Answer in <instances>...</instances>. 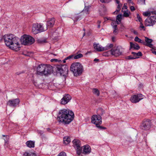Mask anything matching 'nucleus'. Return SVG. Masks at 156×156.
Instances as JSON below:
<instances>
[{"label": "nucleus", "instance_id": "nucleus-13", "mask_svg": "<svg viewBox=\"0 0 156 156\" xmlns=\"http://www.w3.org/2000/svg\"><path fill=\"white\" fill-rule=\"evenodd\" d=\"M45 66V64H44L38 66L37 68V74L41 76L44 75Z\"/></svg>", "mask_w": 156, "mask_h": 156}, {"label": "nucleus", "instance_id": "nucleus-12", "mask_svg": "<svg viewBox=\"0 0 156 156\" xmlns=\"http://www.w3.org/2000/svg\"><path fill=\"white\" fill-rule=\"evenodd\" d=\"M151 125V122L150 121L147 120L143 123L141 126L140 128L142 130H148L150 129Z\"/></svg>", "mask_w": 156, "mask_h": 156}, {"label": "nucleus", "instance_id": "nucleus-24", "mask_svg": "<svg viewBox=\"0 0 156 156\" xmlns=\"http://www.w3.org/2000/svg\"><path fill=\"white\" fill-rule=\"evenodd\" d=\"M38 27L40 33L44 31L47 30V27L44 28L43 25L41 23L38 24Z\"/></svg>", "mask_w": 156, "mask_h": 156}, {"label": "nucleus", "instance_id": "nucleus-20", "mask_svg": "<svg viewBox=\"0 0 156 156\" xmlns=\"http://www.w3.org/2000/svg\"><path fill=\"white\" fill-rule=\"evenodd\" d=\"M111 25L114 29L113 33L115 34H116L118 33V29L117 27V25L116 24V22L115 21L112 23Z\"/></svg>", "mask_w": 156, "mask_h": 156}, {"label": "nucleus", "instance_id": "nucleus-6", "mask_svg": "<svg viewBox=\"0 0 156 156\" xmlns=\"http://www.w3.org/2000/svg\"><path fill=\"white\" fill-rule=\"evenodd\" d=\"M122 48L120 46L115 47L111 49L109 51L112 55L115 57H118L121 55L122 53Z\"/></svg>", "mask_w": 156, "mask_h": 156}, {"label": "nucleus", "instance_id": "nucleus-37", "mask_svg": "<svg viewBox=\"0 0 156 156\" xmlns=\"http://www.w3.org/2000/svg\"><path fill=\"white\" fill-rule=\"evenodd\" d=\"M89 9V6H85L83 9V12H85L87 14L88 13V11Z\"/></svg>", "mask_w": 156, "mask_h": 156}, {"label": "nucleus", "instance_id": "nucleus-45", "mask_svg": "<svg viewBox=\"0 0 156 156\" xmlns=\"http://www.w3.org/2000/svg\"><path fill=\"white\" fill-rule=\"evenodd\" d=\"M130 9L131 11L132 12L134 11L135 10V7L133 6H130Z\"/></svg>", "mask_w": 156, "mask_h": 156}, {"label": "nucleus", "instance_id": "nucleus-62", "mask_svg": "<svg viewBox=\"0 0 156 156\" xmlns=\"http://www.w3.org/2000/svg\"><path fill=\"white\" fill-rule=\"evenodd\" d=\"M100 23H101V22H100V21H98V23L99 24H100Z\"/></svg>", "mask_w": 156, "mask_h": 156}, {"label": "nucleus", "instance_id": "nucleus-59", "mask_svg": "<svg viewBox=\"0 0 156 156\" xmlns=\"http://www.w3.org/2000/svg\"><path fill=\"white\" fill-rule=\"evenodd\" d=\"M98 60H99L98 59H96V58H95L94 59V61H98Z\"/></svg>", "mask_w": 156, "mask_h": 156}, {"label": "nucleus", "instance_id": "nucleus-63", "mask_svg": "<svg viewBox=\"0 0 156 156\" xmlns=\"http://www.w3.org/2000/svg\"><path fill=\"white\" fill-rule=\"evenodd\" d=\"M85 33H84L83 35V37H84L85 35Z\"/></svg>", "mask_w": 156, "mask_h": 156}, {"label": "nucleus", "instance_id": "nucleus-11", "mask_svg": "<svg viewBox=\"0 0 156 156\" xmlns=\"http://www.w3.org/2000/svg\"><path fill=\"white\" fill-rule=\"evenodd\" d=\"M20 100L18 98L9 100L7 102V104L11 107H15L18 105Z\"/></svg>", "mask_w": 156, "mask_h": 156}, {"label": "nucleus", "instance_id": "nucleus-35", "mask_svg": "<svg viewBox=\"0 0 156 156\" xmlns=\"http://www.w3.org/2000/svg\"><path fill=\"white\" fill-rule=\"evenodd\" d=\"M83 55L82 54L80 53L76 55H73V59H77L83 57Z\"/></svg>", "mask_w": 156, "mask_h": 156}, {"label": "nucleus", "instance_id": "nucleus-1", "mask_svg": "<svg viewBox=\"0 0 156 156\" xmlns=\"http://www.w3.org/2000/svg\"><path fill=\"white\" fill-rule=\"evenodd\" d=\"M73 112L68 109H62L58 112L57 119L60 123L65 124H69L74 119Z\"/></svg>", "mask_w": 156, "mask_h": 156}, {"label": "nucleus", "instance_id": "nucleus-57", "mask_svg": "<svg viewBox=\"0 0 156 156\" xmlns=\"http://www.w3.org/2000/svg\"><path fill=\"white\" fill-rule=\"evenodd\" d=\"M65 60V58L63 61V62L65 63V62H66V60Z\"/></svg>", "mask_w": 156, "mask_h": 156}, {"label": "nucleus", "instance_id": "nucleus-34", "mask_svg": "<svg viewBox=\"0 0 156 156\" xmlns=\"http://www.w3.org/2000/svg\"><path fill=\"white\" fill-rule=\"evenodd\" d=\"M75 148L76 149V153L77 154L79 155L81 153L82 151V148L81 147V146L78 147H76Z\"/></svg>", "mask_w": 156, "mask_h": 156}, {"label": "nucleus", "instance_id": "nucleus-50", "mask_svg": "<svg viewBox=\"0 0 156 156\" xmlns=\"http://www.w3.org/2000/svg\"><path fill=\"white\" fill-rule=\"evenodd\" d=\"M127 9V6H126V5H125V4H124V5L122 8V10H123V9Z\"/></svg>", "mask_w": 156, "mask_h": 156}, {"label": "nucleus", "instance_id": "nucleus-52", "mask_svg": "<svg viewBox=\"0 0 156 156\" xmlns=\"http://www.w3.org/2000/svg\"><path fill=\"white\" fill-rule=\"evenodd\" d=\"M133 33L134 34H135L136 35H137L138 34L136 30H134L133 31Z\"/></svg>", "mask_w": 156, "mask_h": 156}, {"label": "nucleus", "instance_id": "nucleus-32", "mask_svg": "<svg viewBox=\"0 0 156 156\" xmlns=\"http://www.w3.org/2000/svg\"><path fill=\"white\" fill-rule=\"evenodd\" d=\"M113 46V44H108L106 46L104 47V49L105 50H106L109 49L111 48H112Z\"/></svg>", "mask_w": 156, "mask_h": 156}, {"label": "nucleus", "instance_id": "nucleus-23", "mask_svg": "<svg viewBox=\"0 0 156 156\" xmlns=\"http://www.w3.org/2000/svg\"><path fill=\"white\" fill-rule=\"evenodd\" d=\"M144 15L146 16H149L151 15H156V10L154 11L146 12L143 13Z\"/></svg>", "mask_w": 156, "mask_h": 156}, {"label": "nucleus", "instance_id": "nucleus-30", "mask_svg": "<svg viewBox=\"0 0 156 156\" xmlns=\"http://www.w3.org/2000/svg\"><path fill=\"white\" fill-rule=\"evenodd\" d=\"M122 15L121 14L118 15L116 17V24H119L122 19Z\"/></svg>", "mask_w": 156, "mask_h": 156}, {"label": "nucleus", "instance_id": "nucleus-5", "mask_svg": "<svg viewBox=\"0 0 156 156\" xmlns=\"http://www.w3.org/2000/svg\"><path fill=\"white\" fill-rule=\"evenodd\" d=\"M56 72L61 76H66L68 73V67L65 65H57L55 66Z\"/></svg>", "mask_w": 156, "mask_h": 156}, {"label": "nucleus", "instance_id": "nucleus-27", "mask_svg": "<svg viewBox=\"0 0 156 156\" xmlns=\"http://www.w3.org/2000/svg\"><path fill=\"white\" fill-rule=\"evenodd\" d=\"M23 156H36V155L34 153L26 152L24 153Z\"/></svg>", "mask_w": 156, "mask_h": 156}, {"label": "nucleus", "instance_id": "nucleus-4", "mask_svg": "<svg viewBox=\"0 0 156 156\" xmlns=\"http://www.w3.org/2000/svg\"><path fill=\"white\" fill-rule=\"evenodd\" d=\"M21 41L22 44L24 45H30L33 44L35 39L31 36L26 34L22 36Z\"/></svg>", "mask_w": 156, "mask_h": 156}, {"label": "nucleus", "instance_id": "nucleus-31", "mask_svg": "<svg viewBox=\"0 0 156 156\" xmlns=\"http://www.w3.org/2000/svg\"><path fill=\"white\" fill-rule=\"evenodd\" d=\"M92 92L93 93L99 96L100 94V92L99 90L96 88H93L92 89Z\"/></svg>", "mask_w": 156, "mask_h": 156}, {"label": "nucleus", "instance_id": "nucleus-33", "mask_svg": "<svg viewBox=\"0 0 156 156\" xmlns=\"http://www.w3.org/2000/svg\"><path fill=\"white\" fill-rule=\"evenodd\" d=\"M134 40L136 42H138L139 43H140L143 44H145V42H144L142 41L138 37H136Z\"/></svg>", "mask_w": 156, "mask_h": 156}, {"label": "nucleus", "instance_id": "nucleus-64", "mask_svg": "<svg viewBox=\"0 0 156 156\" xmlns=\"http://www.w3.org/2000/svg\"><path fill=\"white\" fill-rule=\"evenodd\" d=\"M2 136H5V135H2Z\"/></svg>", "mask_w": 156, "mask_h": 156}, {"label": "nucleus", "instance_id": "nucleus-47", "mask_svg": "<svg viewBox=\"0 0 156 156\" xmlns=\"http://www.w3.org/2000/svg\"><path fill=\"white\" fill-rule=\"evenodd\" d=\"M128 3L130 4V5H133L134 4L132 0H128Z\"/></svg>", "mask_w": 156, "mask_h": 156}, {"label": "nucleus", "instance_id": "nucleus-17", "mask_svg": "<svg viewBox=\"0 0 156 156\" xmlns=\"http://www.w3.org/2000/svg\"><path fill=\"white\" fill-rule=\"evenodd\" d=\"M55 21V20L54 18L48 19L47 23V27H52L54 25Z\"/></svg>", "mask_w": 156, "mask_h": 156}, {"label": "nucleus", "instance_id": "nucleus-40", "mask_svg": "<svg viewBox=\"0 0 156 156\" xmlns=\"http://www.w3.org/2000/svg\"><path fill=\"white\" fill-rule=\"evenodd\" d=\"M138 2L141 5H145V0H138Z\"/></svg>", "mask_w": 156, "mask_h": 156}, {"label": "nucleus", "instance_id": "nucleus-54", "mask_svg": "<svg viewBox=\"0 0 156 156\" xmlns=\"http://www.w3.org/2000/svg\"><path fill=\"white\" fill-rule=\"evenodd\" d=\"M107 53H108L107 52H105V53H104V55L105 56H108V55H107Z\"/></svg>", "mask_w": 156, "mask_h": 156}, {"label": "nucleus", "instance_id": "nucleus-61", "mask_svg": "<svg viewBox=\"0 0 156 156\" xmlns=\"http://www.w3.org/2000/svg\"><path fill=\"white\" fill-rule=\"evenodd\" d=\"M47 129V131H49L50 130V129L49 128H48Z\"/></svg>", "mask_w": 156, "mask_h": 156}, {"label": "nucleus", "instance_id": "nucleus-51", "mask_svg": "<svg viewBox=\"0 0 156 156\" xmlns=\"http://www.w3.org/2000/svg\"><path fill=\"white\" fill-rule=\"evenodd\" d=\"M112 41L113 42H114L115 41V37H112Z\"/></svg>", "mask_w": 156, "mask_h": 156}, {"label": "nucleus", "instance_id": "nucleus-38", "mask_svg": "<svg viewBox=\"0 0 156 156\" xmlns=\"http://www.w3.org/2000/svg\"><path fill=\"white\" fill-rule=\"evenodd\" d=\"M72 59H73V55H69L65 58V60H69L70 61Z\"/></svg>", "mask_w": 156, "mask_h": 156}, {"label": "nucleus", "instance_id": "nucleus-26", "mask_svg": "<svg viewBox=\"0 0 156 156\" xmlns=\"http://www.w3.org/2000/svg\"><path fill=\"white\" fill-rule=\"evenodd\" d=\"M122 11L123 13L122 15L123 16L126 17H129V16L131 14V12L130 11L128 10H126V11H123V10H122Z\"/></svg>", "mask_w": 156, "mask_h": 156}, {"label": "nucleus", "instance_id": "nucleus-28", "mask_svg": "<svg viewBox=\"0 0 156 156\" xmlns=\"http://www.w3.org/2000/svg\"><path fill=\"white\" fill-rule=\"evenodd\" d=\"M131 53L133 55L134 57H137L136 58H138L139 56H142V53L140 51H139L137 53L132 52Z\"/></svg>", "mask_w": 156, "mask_h": 156}, {"label": "nucleus", "instance_id": "nucleus-43", "mask_svg": "<svg viewBox=\"0 0 156 156\" xmlns=\"http://www.w3.org/2000/svg\"><path fill=\"white\" fill-rule=\"evenodd\" d=\"M155 50H156V48H155V49L152 48L151 49V51H152V52L154 54L156 55V51H155Z\"/></svg>", "mask_w": 156, "mask_h": 156}, {"label": "nucleus", "instance_id": "nucleus-22", "mask_svg": "<svg viewBox=\"0 0 156 156\" xmlns=\"http://www.w3.org/2000/svg\"><path fill=\"white\" fill-rule=\"evenodd\" d=\"M72 142L75 148L81 146L80 140L77 139H74Z\"/></svg>", "mask_w": 156, "mask_h": 156}, {"label": "nucleus", "instance_id": "nucleus-19", "mask_svg": "<svg viewBox=\"0 0 156 156\" xmlns=\"http://www.w3.org/2000/svg\"><path fill=\"white\" fill-rule=\"evenodd\" d=\"M94 48L97 51H104V47H102L98 44H94Z\"/></svg>", "mask_w": 156, "mask_h": 156}, {"label": "nucleus", "instance_id": "nucleus-41", "mask_svg": "<svg viewBox=\"0 0 156 156\" xmlns=\"http://www.w3.org/2000/svg\"><path fill=\"white\" fill-rule=\"evenodd\" d=\"M57 156H66V153L63 152L60 153Z\"/></svg>", "mask_w": 156, "mask_h": 156}, {"label": "nucleus", "instance_id": "nucleus-60", "mask_svg": "<svg viewBox=\"0 0 156 156\" xmlns=\"http://www.w3.org/2000/svg\"><path fill=\"white\" fill-rule=\"evenodd\" d=\"M58 61V60L57 59H55V60H54V61H55V62H57Z\"/></svg>", "mask_w": 156, "mask_h": 156}, {"label": "nucleus", "instance_id": "nucleus-25", "mask_svg": "<svg viewBox=\"0 0 156 156\" xmlns=\"http://www.w3.org/2000/svg\"><path fill=\"white\" fill-rule=\"evenodd\" d=\"M130 48H133L134 49L136 50H139L140 47L138 45V44H133L132 42H130Z\"/></svg>", "mask_w": 156, "mask_h": 156}, {"label": "nucleus", "instance_id": "nucleus-21", "mask_svg": "<svg viewBox=\"0 0 156 156\" xmlns=\"http://www.w3.org/2000/svg\"><path fill=\"white\" fill-rule=\"evenodd\" d=\"M27 147L30 148H33L34 147L35 142L33 141L29 140L26 143Z\"/></svg>", "mask_w": 156, "mask_h": 156}, {"label": "nucleus", "instance_id": "nucleus-18", "mask_svg": "<svg viewBox=\"0 0 156 156\" xmlns=\"http://www.w3.org/2000/svg\"><path fill=\"white\" fill-rule=\"evenodd\" d=\"M83 150V153L84 154L90 153L91 151V149L90 146L88 145H86L84 146Z\"/></svg>", "mask_w": 156, "mask_h": 156}, {"label": "nucleus", "instance_id": "nucleus-16", "mask_svg": "<svg viewBox=\"0 0 156 156\" xmlns=\"http://www.w3.org/2000/svg\"><path fill=\"white\" fill-rule=\"evenodd\" d=\"M32 32L34 34H37L39 32L38 27V23H34L32 25Z\"/></svg>", "mask_w": 156, "mask_h": 156}, {"label": "nucleus", "instance_id": "nucleus-10", "mask_svg": "<svg viewBox=\"0 0 156 156\" xmlns=\"http://www.w3.org/2000/svg\"><path fill=\"white\" fill-rule=\"evenodd\" d=\"M44 68V76H47L50 74L53 70L52 66L49 65L45 64Z\"/></svg>", "mask_w": 156, "mask_h": 156}, {"label": "nucleus", "instance_id": "nucleus-36", "mask_svg": "<svg viewBox=\"0 0 156 156\" xmlns=\"http://www.w3.org/2000/svg\"><path fill=\"white\" fill-rule=\"evenodd\" d=\"M118 4V5L117 6V9L114 12V13H115L116 12H118L120 10V9H121V7L122 5L121 4H120V3H119V4Z\"/></svg>", "mask_w": 156, "mask_h": 156}, {"label": "nucleus", "instance_id": "nucleus-29", "mask_svg": "<svg viewBox=\"0 0 156 156\" xmlns=\"http://www.w3.org/2000/svg\"><path fill=\"white\" fill-rule=\"evenodd\" d=\"M71 141L70 138L68 136L65 137L63 138L64 143L66 144H69Z\"/></svg>", "mask_w": 156, "mask_h": 156}, {"label": "nucleus", "instance_id": "nucleus-14", "mask_svg": "<svg viewBox=\"0 0 156 156\" xmlns=\"http://www.w3.org/2000/svg\"><path fill=\"white\" fill-rule=\"evenodd\" d=\"M71 99V97L68 94H65L61 99V103L62 105L67 104Z\"/></svg>", "mask_w": 156, "mask_h": 156}, {"label": "nucleus", "instance_id": "nucleus-39", "mask_svg": "<svg viewBox=\"0 0 156 156\" xmlns=\"http://www.w3.org/2000/svg\"><path fill=\"white\" fill-rule=\"evenodd\" d=\"M136 18L139 22H141L142 21V19L140 15L138 14H137L136 15Z\"/></svg>", "mask_w": 156, "mask_h": 156}, {"label": "nucleus", "instance_id": "nucleus-8", "mask_svg": "<svg viewBox=\"0 0 156 156\" xmlns=\"http://www.w3.org/2000/svg\"><path fill=\"white\" fill-rule=\"evenodd\" d=\"M91 122L96 126L101 124L102 123L101 117L100 115H93L91 118Z\"/></svg>", "mask_w": 156, "mask_h": 156}, {"label": "nucleus", "instance_id": "nucleus-15", "mask_svg": "<svg viewBox=\"0 0 156 156\" xmlns=\"http://www.w3.org/2000/svg\"><path fill=\"white\" fill-rule=\"evenodd\" d=\"M145 41L146 43L145 44L150 48L155 49V47L153 46V45L151 44L153 41V40L147 37H145Z\"/></svg>", "mask_w": 156, "mask_h": 156}, {"label": "nucleus", "instance_id": "nucleus-53", "mask_svg": "<svg viewBox=\"0 0 156 156\" xmlns=\"http://www.w3.org/2000/svg\"><path fill=\"white\" fill-rule=\"evenodd\" d=\"M116 2V3L117 4H119L120 3V0H115Z\"/></svg>", "mask_w": 156, "mask_h": 156}, {"label": "nucleus", "instance_id": "nucleus-56", "mask_svg": "<svg viewBox=\"0 0 156 156\" xmlns=\"http://www.w3.org/2000/svg\"><path fill=\"white\" fill-rule=\"evenodd\" d=\"M54 60H55V59H51V62H53L54 61Z\"/></svg>", "mask_w": 156, "mask_h": 156}, {"label": "nucleus", "instance_id": "nucleus-46", "mask_svg": "<svg viewBox=\"0 0 156 156\" xmlns=\"http://www.w3.org/2000/svg\"><path fill=\"white\" fill-rule=\"evenodd\" d=\"M79 16H76L75 17V18H74V19L73 20H74V22H75V21H76L79 19Z\"/></svg>", "mask_w": 156, "mask_h": 156}, {"label": "nucleus", "instance_id": "nucleus-7", "mask_svg": "<svg viewBox=\"0 0 156 156\" xmlns=\"http://www.w3.org/2000/svg\"><path fill=\"white\" fill-rule=\"evenodd\" d=\"M156 23V15L147 17L145 21L146 26H152Z\"/></svg>", "mask_w": 156, "mask_h": 156}, {"label": "nucleus", "instance_id": "nucleus-44", "mask_svg": "<svg viewBox=\"0 0 156 156\" xmlns=\"http://www.w3.org/2000/svg\"><path fill=\"white\" fill-rule=\"evenodd\" d=\"M140 27L141 29H143L144 30H145V29L144 26H143V23L142 22H140Z\"/></svg>", "mask_w": 156, "mask_h": 156}, {"label": "nucleus", "instance_id": "nucleus-55", "mask_svg": "<svg viewBox=\"0 0 156 156\" xmlns=\"http://www.w3.org/2000/svg\"><path fill=\"white\" fill-rule=\"evenodd\" d=\"M2 36H0V41H1L2 40Z\"/></svg>", "mask_w": 156, "mask_h": 156}, {"label": "nucleus", "instance_id": "nucleus-58", "mask_svg": "<svg viewBox=\"0 0 156 156\" xmlns=\"http://www.w3.org/2000/svg\"><path fill=\"white\" fill-rule=\"evenodd\" d=\"M100 24H99L98 26V28H100Z\"/></svg>", "mask_w": 156, "mask_h": 156}, {"label": "nucleus", "instance_id": "nucleus-9", "mask_svg": "<svg viewBox=\"0 0 156 156\" xmlns=\"http://www.w3.org/2000/svg\"><path fill=\"white\" fill-rule=\"evenodd\" d=\"M144 96L141 94H137L132 96L130 98L131 101L133 103H136L139 102L144 98Z\"/></svg>", "mask_w": 156, "mask_h": 156}, {"label": "nucleus", "instance_id": "nucleus-42", "mask_svg": "<svg viewBox=\"0 0 156 156\" xmlns=\"http://www.w3.org/2000/svg\"><path fill=\"white\" fill-rule=\"evenodd\" d=\"M112 0H100L101 2L102 3H108L110 2Z\"/></svg>", "mask_w": 156, "mask_h": 156}, {"label": "nucleus", "instance_id": "nucleus-49", "mask_svg": "<svg viewBox=\"0 0 156 156\" xmlns=\"http://www.w3.org/2000/svg\"><path fill=\"white\" fill-rule=\"evenodd\" d=\"M137 57H132L131 56H129L128 57V59H134L136 58Z\"/></svg>", "mask_w": 156, "mask_h": 156}, {"label": "nucleus", "instance_id": "nucleus-48", "mask_svg": "<svg viewBox=\"0 0 156 156\" xmlns=\"http://www.w3.org/2000/svg\"><path fill=\"white\" fill-rule=\"evenodd\" d=\"M96 126L97 127H98V128H100V129H106V128H105V127H102V126H99V125H97V126Z\"/></svg>", "mask_w": 156, "mask_h": 156}, {"label": "nucleus", "instance_id": "nucleus-2", "mask_svg": "<svg viewBox=\"0 0 156 156\" xmlns=\"http://www.w3.org/2000/svg\"><path fill=\"white\" fill-rule=\"evenodd\" d=\"M5 43L6 45L10 49L17 51L20 48L19 38L14 37L12 34H7L3 37Z\"/></svg>", "mask_w": 156, "mask_h": 156}, {"label": "nucleus", "instance_id": "nucleus-3", "mask_svg": "<svg viewBox=\"0 0 156 156\" xmlns=\"http://www.w3.org/2000/svg\"><path fill=\"white\" fill-rule=\"evenodd\" d=\"M70 70L75 76L81 75L84 70L83 65L79 62L73 63L70 66Z\"/></svg>", "mask_w": 156, "mask_h": 156}]
</instances>
